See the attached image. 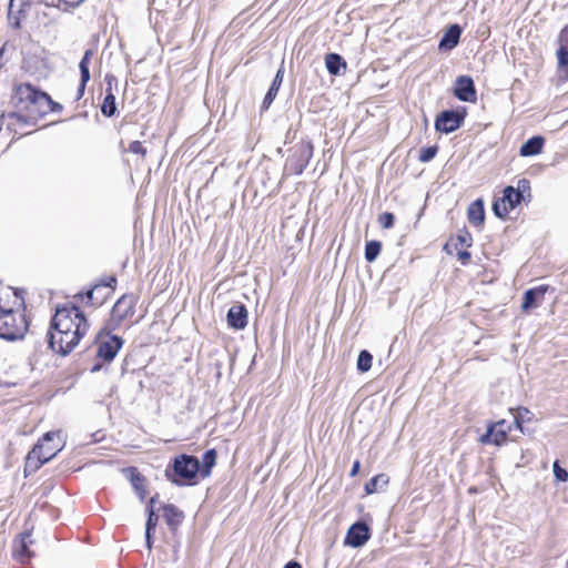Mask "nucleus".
Wrapping results in <instances>:
<instances>
[{
    "instance_id": "1",
    "label": "nucleus",
    "mask_w": 568,
    "mask_h": 568,
    "mask_svg": "<svg viewBox=\"0 0 568 568\" xmlns=\"http://www.w3.org/2000/svg\"><path fill=\"white\" fill-rule=\"evenodd\" d=\"M90 322L79 303L68 301L55 306L48 332L50 348L62 356L70 354L88 334Z\"/></svg>"
},
{
    "instance_id": "2",
    "label": "nucleus",
    "mask_w": 568,
    "mask_h": 568,
    "mask_svg": "<svg viewBox=\"0 0 568 568\" xmlns=\"http://www.w3.org/2000/svg\"><path fill=\"white\" fill-rule=\"evenodd\" d=\"M11 104L34 124H38L47 115L60 113L63 110V106L53 101L45 91L30 82H20L13 85Z\"/></svg>"
},
{
    "instance_id": "3",
    "label": "nucleus",
    "mask_w": 568,
    "mask_h": 568,
    "mask_svg": "<svg viewBox=\"0 0 568 568\" xmlns=\"http://www.w3.org/2000/svg\"><path fill=\"white\" fill-rule=\"evenodd\" d=\"M140 297L135 293H125L113 304L108 320V328L128 331L142 318L139 306Z\"/></svg>"
},
{
    "instance_id": "4",
    "label": "nucleus",
    "mask_w": 568,
    "mask_h": 568,
    "mask_svg": "<svg viewBox=\"0 0 568 568\" xmlns=\"http://www.w3.org/2000/svg\"><path fill=\"white\" fill-rule=\"evenodd\" d=\"M34 124L20 111L2 113L0 115V146H9L14 141L33 132Z\"/></svg>"
},
{
    "instance_id": "5",
    "label": "nucleus",
    "mask_w": 568,
    "mask_h": 568,
    "mask_svg": "<svg viewBox=\"0 0 568 568\" xmlns=\"http://www.w3.org/2000/svg\"><path fill=\"white\" fill-rule=\"evenodd\" d=\"M215 464H172L165 469V477L179 486L196 485L210 476Z\"/></svg>"
},
{
    "instance_id": "6",
    "label": "nucleus",
    "mask_w": 568,
    "mask_h": 568,
    "mask_svg": "<svg viewBox=\"0 0 568 568\" xmlns=\"http://www.w3.org/2000/svg\"><path fill=\"white\" fill-rule=\"evenodd\" d=\"M118 278L109 275L100 278L90 288L82 290L73 295L74 302L84 306H101L115 292Z\"/></svg>"
},
{
    "instance_id": "7",
    "label": "nucleus",
    "mask_w": 568,
    "mask_h": 568,
    "mask_svg": "<svg viewBox=\"0 0 568 568\" xmlns=\"http://www.w3.org/2000/svg\"><path fill=\"white\" fill-rule=\"evenodd\" d=\"M65 446V440L60 430L48 432L40 437L33 448L27 455V462H50Z\"/></svg>"
},
{
    "instance_id": "8",
    "label": "nucleus",
    "mask_w": 568,
    "mask_h": 568,
    "mask_svg": "<svg viewBox=\"0 0 568 568\" xmlns=\"http://www.w3.org/2000/svg\"><path fill=\"white\" fill-rule=\"evenodd\" d=\"M113 332L116 329L108 328V325L103 324L94 338L95 358L103 364L111 363L124 344V339Z\"/></svg>"
},
{
    "instance_id": "9",
    "label": "nucleus",
    "mask_w": 568,
    "mask_h": 568,
    "mask_svg": "<svg viewBox=\"0 0 568 568\" xmlns=\"http://www.w3.org/2000/svg\"><path fill=\"white\" fill-rule=\"evenodd\" d=\"M314 145L310 140H301L291 150L284 164V174L301 175L313 158Z\"/></svg>"
},
{
    "instance_id": "10",
    "label": "nucleus",
    "mask_w": 568,
    "mask_h": 568,
    "mask_svg": "<svg viewBox=\"0 0 568 568\" xmlns=\"http://www.w3.org/2000/svg\"><path fill=\"white\" fill-rule=\"evenodd\" d=\"M29 329L26 311H13L0 315V337L7 341L22 338Z\"/></svg>"
},
{
    "instance_id": "11",
    "label": "nucleus",
    "mask_w": 568,
    "mask_h": 568,
    "mask_svg": "<svg viewBox=\"0 0 568 568\" xmlns=\"http://www.w3.org/2000/svg\"><path fill=\"white\" fill-rule=\"evenodd\" d=\"M473 241L471 233L466 227H463L448 239L444 250L449 255H456L460 264L466 266L471 262L469 248L473 246Z\"/></svg>"
},
{
    "instance_id": "12",
    "label": "nucleus",
    "mask_w": 568,
    "mask_h": 568,
    "mask_svg": "<svg viewBox=\"0 0 568 568\" xmlns=\"http://www.w3.org/2000/svg\"><path fill=\"white\" fill-rule=\"evenodd\" d=\"M13 311H26L24 291L0 282V315Z\"/></svg>"
},
{
    "instance_id": "13",
    "label": "nucleus",
    "mask_w": 568,
    "mask_h": 568,
    "mask_svg": "<svg viewBox=\"0 0 568 568\" xmlns=\"http://www.w3.org/2000/svg\"><path fill=\"white\" fill-rule=\"evenodd\" d=\"M511 430L513 424L506 419H499L488 425L487 432L480 436L479 442L481 444H491L495 446L506 445L509 440V434Z\"/></svg>"
},
{
    "instance_id": "14",
    "label": "nucleus",
    "mask_w": 568,
    "mask_h": 568,
    "mask_svg": "<svg viewBox=\"0 0 568 568\" xmlns=\"http://www.w3.org/2000/svg\"><path fill=\"white\" fill-rule=\"evenodd\" d=\"M466 109L446 110L440 112L435 119V129L442 133H450L459 129L465 120Z\"/></svg>"
},
{
    "instance_id": "15",
    "label": "nucleus",
    "mask_w": 568,
    "mask_h": 568,
    "mask_svg": "<svg viewBox=\"0 0 568 568\" xmlns=\"http://www.w3.org/2000/svg\"><path fill=\"white\" fill-rule=\"evenodd\" d=\"M521 195L515 191V187L509 185L503 191V196L497 199L493 204V211L496 216L505 220L509 213L517 207L521 202Z\"/></svg>"
},
{
    "instance_id": "16",
    "label": "nucleus",
    "mask_w": 568,
    "mask_h": 568,
    "mask_svg": "<svg viewBox=\"0 0 568 568\" xmlns=\"http://www.w3.org/2000/svg\"><path fill=\"white\" fill-rule=\"evenodd\" d=\"M557 44V72L560 78L568 80V23L565 24L559 31Z\"/></svg>"
},
{
    "instance_id": "17",
    "label": "nucleus",
    "mask_w": 568,
    "mask_h": 568,
    "mask_svg": "<svg viewBox=\"0 0 568 568\" xmlns=\"http://www.w3.org/2000/svg\"><path fill=\"white\" fill-rule=\"evenodd\" d=\"M454 95L463 102L475 103L477 101V91L470 75H458L456 78L454 83Z\"/></svg>"
},
{
    "instance_id": "18",
    "label": "nucleus",
    "mask_w": 568,
    "mask_h": 568,
    "mask_svg": "<svg viewBox=\"0 0 568 568\" xmlns=\"http://www.w3.org/2000/svg\"><path fill=\"white\" fill-rule=\"evenodd\" d=\"M30 4L23 0H10L8 7V23L14 29L19 30L22 27V22L26 20Z\"/></svg>"
},
{
    "instance_id": "19",
    "label": "nucleus",
    "mask_w": 568,
    "mask_h": 568,
    "mask_svg": "<svg viewBox=\"0 0 568 568\" xmlns=\"http://www.w3.org/2000/svg\"><path fill=\"white\" fill-rule=\"evenodd\" d=\"M33 544L29 531L22 532L18 539L13 541L12 554L20 562L24 564L33 557L30 546Z\"/></svg>"
},
{
    "instance_id": "20",
    "label": "nucleus",
    "mask_w": 568,
    "mask_h": 568,
    "mask_svg": "<svg viewBox=\"0 0 568 568\" xmlns=\"http://www.w3.org/2000/svg\"><path fill=\"white\" fill-rule=\"evenodd\" d=\"M549 285L542 284L527 290L523 296L521 311L527 312L532 307H538L545 300V294L548 292Z\"/></svg>"
},
{
    "instance_id": "21",
    "label": "nucleus",
    "mask_w": 568,
    "mask_h": 568,
    "mask_svg": "<svg viewBox=\"0 0 568 568\" xmlns=\"http://www.w3.org/2000/svg\"><path fill=\"white\" fill-rule=\"evenodd\" d=\"M369 538V529L364 523H356L347 531L345 542L352 547H362Z\"/></svg>"
},
{
    "instance_id": "22",
    "label": "nucleus",
    "mask_w": 568,
    "mask_h": 568,
    "mask_svg": "<svg viewBox=\"0 0 568 568\" xmlns=\"http://www.w3.org/2000/svg\"><path fill=\"white\" fill-rule=\"evenodd\" d=\"M248 313L243 304H235L227 312V325L236 331L244 329L247 325Z\"/></svg>"
},
{
    "instance_id": "23",
    "label": "nucleus",
    "mask_w": 568,
    "mask_h": 568,
    "mask_svg": "<svg viewBox=\"0 0 568 568\" xmlns=\"http://www.w3.org/2000/svg\"><path fill=\"white\" fill-rule=\"evenodd\" d=\"M92 57H93V51L91 49H88L84 52V54H83V57H82V59H81V61L79 63L80 83H79V87H78V90H77V97H75L77 101H79L80 99L83 98L87 84L90 81L89 65H90Z\"/></svg>"
},
{
    "instance_id": "24",
    "label": "nucleus",
    "mask_w": 568,
    "mask_h": 568,
    "mask_svg": "<svg viewBox=\"0 0 568 568\" xmlns=\"http://www.w3.org/2000/svg\"><path fill=\"white\" fill-rule=\"evenodd\" d=\"M124 476L131 481L133 489L141 499L146 495L145 478L138 471L135 467L122 469Z\"/></svg>"
},
{
    "instance_id": "25",
    "label": "nucleus",
    "mask_w": 568,
    "mask_h": 568,
    "mask_svg": "<svg viewBox=\"0 0 568 568\" xmlns=\"http://www.w3.org/2000/svg\"><path fill=\"white\" fill-rule=\"evenodd\" d=\"M460 34H462V29L459 28L458 24L450 26L439 42V49H442V50L454 49L459 42Z\"/></svg>"
},
{
    "instance_id": "26",
    "label": "nucleus",
    "mask_w": 568,
    "mask_h": 568,
    "mask_svg": "<svg viewBox=\"0 0 568 568\" xmlns=\"http://www.w3.org/2000/svg\"><path fill=\"white\" fill-rule=\"evenodd\" d=\"M467 219L470 224L481 226L485 221V210L481 200L471 202L467 209Z\"/></svg>"
},
{
    "instance_id": "27",
    "label": "nucleus",
    "mask_w": 568,
    "mask_h": 568,
    "mask_svg": "<svg viewBox=\"0 0 568 568\" xmlns=\"http://www.w3.org/2000/svg\"><path fill=\"white\" fill-rule=\"evenodd\" d=\"M545 139L542 136H532L528 139L519 150L521 156L537 155L542 151Z\"/></svg>"
},
{
    "instance_id": "28",
    "label": "nucleus",
    "mask_w": 568,
    "mask_h": 568,
    "mask_svg": "<svg viewBox=\"0 0 568 568\" xmlns=\"http://www.w3.org/2000/svg\"><path fill=\"white\" fill-rule=\"evenodd\" d=\"M163 517L166 524L175 529L182 523L184 514L176 506L168 504L163 506Z\"/></svg>"
},
{
    "instance_id": "29",
    "label": "nucleus",
    "mask_w": 568,
    "mask_h": 568,
    "mask_svg": "<svg viewBox=\"0 0 568 568\" xmlns=\"http://www.w3.org/2000/svg\"><path fill=\"white\" fill-rule=\"evenodd\" d=\"M325 65L332 75H338L342 70L347 68L346 61L338 53H327L325 55Z\"/></svg>"
},
{
    "instance_id": "30",
    "label": "nucleus",
    "mask_w": 568,
    "mask_h": 568,
    "mask_svg": "<svg viewBox=\"0 0 568 568\" xmlns=\"http://www.w3.org/2000/svg\"><path fill=\"white\" fill-rule=\"evenodd\" d=\"M283 77H284V69L280 68L275 74V78L273 79V82H272L267 93L264 97V100H263L264 109H267L272 104L273 100L275 99V97L280 90V87L283 82Z\"/></svg>"
},
{
    "instance_id": "31",
    "label": "nucleus",
    "mask_w": 568,
    "mask_h": 568,
    "mask_svg": "<svg viewBox=\"0 0 568 568\" xmlns=\"http://www.w3.org/2000/svg\"><path fill=\"white\" fill-rule=\"evenodd\" d=\"M101 112L106 118L113 116L116 112L115 97L112 92V88H111L110 83L105 90V97H104L103 103L101 105Z\"/></svg>"
},
{
    "instance_id": "32",
    "label": "nucleus",
    "mask_w": 568,
    "mask_h": 568,
    "mask_svg": "<svg viewBox=\"0 0 568 568\" xmlns=\"http://www.w3.org/2000/svg\"><path fill=\"white\" fill-rule=\"evenodd\" d=\"M509 412L514 416V425L518 430L523 432L524 424L527 420H530V418L528 417V415L531 414L530 410L527 407L519 406L517 408H510Z\"/></svg>"
},
{
    "instance_id": "33",
    "label": "nucleus",
    "mask_w": 568,
    "mask_h": 568,
    "mask_svg": "<svg viewBox=\"0 0 568 568\" xmlns=\"http://www.w3.org/2000/svg\"><path fill=\"white\" fill-rule=\"evenodd\" d=\"M387 483H388V477L386 475H384V474L377 475V476L373 477L372 479H369L365 484V491L367 494L377 493L378 490L386 487Z\"/></svg>"
},
{
    "instance_id": "34",
    "label": "nucleus",
    "mask_w": 568,
    "mask_h": 568,
    "mask_svg": "<svg viewBox=\"0 0 568 568\" xmlns=\"http://www.w3.org/2000/svg\"><path fill=\"white\" fill-rule=\"evenodd\" d=\"M382 251V243L379 241L373 240L368 241L365 245V258L367 262H373L379 255Z\"/></svg>"
},
{
    "instance_id": "35",
    "label": "nucleus",
    "mask_w": 568,
    "mask_h": 568,
    "mask_svg": "<svg viewBox=\"0 0 568 568\" xmlns=\"http://www.w3.org/2000/svg\"><path fill=\"white\" fill-rule=\"evenodd\" d=\"M373 356L368 351H362L357 358V369L362 373L368 372L372 368Z\"/></svg>"
},
{
    "instance_id": "36",
    "label": "nucleus",
    "mask_w": 568,
    "mask_h": 568,
    "mask_svg": "<svg viewBox=\"0 0 568 568\" xmlns=\"http://www.w3.org/2000/svg\"><path fill=\"white\" fill-rule=\"evenodd\" d=\"M126 152L139 155L142 161L148 156V149L139 140L131 141L128 145Z\"/></svg>"
},
{
    "instance_id": "37",
    "label": "nucleus",
    "mask_w": 568,
    "mask_h": 568,
    "mask_svg": "<svg viewBox=\"0 0 568 568\" xmlns=\"http://www.w3.org/2000/svg\"><path fill=\"white\" fill-rule=\"evenodd\" d=\"M154 503H155V497H152L149 501V507H148L149 518L146 521L145 535H149L151 532V530L156 526V523H158V516L155 515L154 509H153Z\"/></svg>"
},
{
    "instance_id": "38",
    "label": "nucleus",
    "mask_w": 568,
    "mask_h": 568,
    "mask_svg": "<svg viewBox=\"0 0 568 568\" xmlns=\"http://www.w3.org/2000/svg\"><path fill=\"white\" fill-rule=\"evenodd\" d=\"M515 191L519 192L523 201H529L531 197L530 193V182L527 179H521L517 183V187Z\"/></svg>"
},
{
    "instance_id": "39",
    "label": "nucleus",
    "mask_w": 568,
    "mask_h": 568,
    "mask_svg": "<svg viewBox=\"0 0 568 568\" xmlns=\"http://www.w3.org/2000/svg\"><path fill=\"white\" fill-rule=\"evenodd\" d=\"M437 152H438L437 145L422 148L419 151L418 160L424 163L429 162L432 159H434L436 156Z\"/></svg>"
},
{
    "instance_id": "40",
    "label": "nucleus",
    "mask_w": 568,
    "mask_h": 568,
    "mask_svg": "<svg viewBox=\"0 0 568 568\" xmlns=\"http://www.w3.org/2000/svg\"><path fill=\"white\" fill-rule=\"evenodd\" d=\"M377 222L383 229L388 230L394 226L395 216L390 212H384L378 215Z\"/></svg>"
},
{
    "instance_id": "41",
    "label": "nucleus",
    "mask_w": 568,
    "mask_h": 568,
    "mask_svg": "<svg viewBox=\"0 0 568 568\" xmlns=\"http://www.w3.org/2000/svg\"><path fill=\"white\" fill-rule=\"evenodd\" d=\"M85 0H57V7L63 11H70L78 8Z\"/></svg>"
},
{
    "instance_id": "42",
    "label": "nucleus",
    "mask_w": 568,
    "mask_h": 568,
    "mask_svg": "<svg viewBox=\"0 0 568 568\" xmlns=\"http://www.w3.org/2000/svg\"><path fill=\"white\" fill-rule=\"evenodd\" d=\"M554 475L558 481H566L568 478V471L560 467V464H554Z\"/></svg>"
},
{
    "instance_id": "43",
    "label": "nucleus",
    "mask_w": 568,
    "mask_h": 568,
    "mask_svg": "<svg viewBox=\"0 0 568 568\" xmlns=\"http://www.w3.org/2000/svg\"><path fill=\"white\" fill-rule=\"evenodd\" d=\"M40 465L41 464H24V469H23L24 476L28 477L32 473L37 471L39 469Z\"/></svg>"
},
{
    "instance_id": "44",
    "label": "nucleus",
    "mask_w": 568,
    "mask_h": 568,
    "mask_svg": "<svg viewBox=\"0 0 568 568\" xmlns=\"http://www.w3.org/2000/svg\"><path fill=\"white\" fill-rule=\"evenodd\" d=\"M216 457H217L216 450L215 449H209L204 454L202 462H215Z\"/></svg>"
},
{
    "instance_id": "45",
    "label": "nucleus",
    "mask_w": 568,
    "mask_h": 568,
    "mask_svg": "<svg viewBox=\"0 0 568 568\" xmlns=\"http://www.w3.org/2000/svg\"><path fill=\"white\" fill-rule=\"evenodd\" d=\"M173 462H185V463H189V462H199V459L194 456H189V455H181V456H178L173 459Z\"/></svg>"
},
{
    "instance_id": "46",
    "label": "nucleus",
    "mask_w": 568,
    "mask_h": 568,
    "mask_svg": "<svg viewBox=\"0 0 568 568\" xmlns=\"http://www.w3.org/2000/svg\"><path fill=\"white\" fill-rule=\"evenodd\" d=\"M6 44L0 48V70L6 65L7 60L4 59Z\"/></svg>"
},
{
    "instance_id": "47",
    "label": "nucleus",
    "mask_w": 568,
    "mask_h": 568,
    "mask_svg": "<svg viewBox=\"0 0 568 568\" xmlns=\"http://www.w3.org/2000/svg\"><path fill=\"white\" fill-rule=\"evenodd\" d=\"M284 568H302V566L297 561H290Z\"/></svg>"
},
{
    "instance_id": "48",
    "label": "nucleus",
    "mask_w": 568,
    "mask_h": 568,
    "mask_svg": "<svg viewBox=\"0 0 568 568\" xmlns=\"http://www.w3.org/2000/svg\"><path fill=\"white\" fill-rule=\"evenodd\" d=\"M359 465H361V464H353V468H352V470H351V476H355V475L358 473V470H359Z\"/></svg>"
},
{
    "instance_id": "49",
    "label": "nucleus",
    "mask_w": 568,
    "mask_h": 568,
    "mask_svg": "<svg viewBox=\"0 0 568 568\" xmlns=\"http://www.w3.org/2000/svg\"><path fill=\"white\" fill-rule=\"evenodd\" d=\"M145 537H146V546H148L149 549H151V547H152V544H151V532L149 535H145Z\"/></svg>"
}]
</instances>
